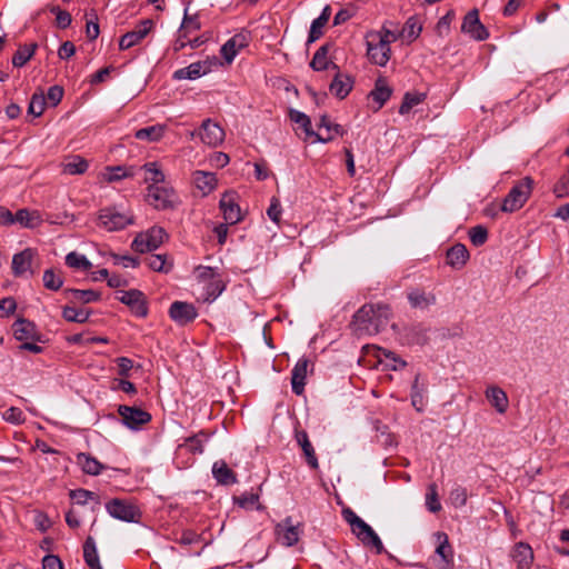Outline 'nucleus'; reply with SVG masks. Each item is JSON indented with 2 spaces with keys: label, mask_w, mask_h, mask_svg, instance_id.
Returning a JSON list of instances; mask_svg holds the SVG:
<instances>
[{
  "label": "nucleus",
  "mask_w": 569,
  "mask_h": 569,
  "mask_svg": "<svg viewBox=\"0 0 569 569\" xmlns=\"http://www.w3.org/2000/svg\"><path fill=\"white\" fill-rule=\"evenodd\" d=\"M38 48L37 43L19 46L18 50L12 57V64L16 68L23 67L34 54Z\"/></svg>",
  "instance_id": "ea45409f"
},
{
  "label": "nucleus",
  "mask_w": 569,
  "mask_h": 569,
  "mask_svg": "<svg viewBox=\"0 0 569 569\" xmlns=\"http://www.w3.org/2000/svg\"><path fill=\"white\" fill-rule=\"evenodd\" d=\"M353 535H356L363 546L375 549L377 555H381L386 551L381 539L367 522L361 525Z\"/></svg>",
  "instance_id": "4be33fe9"
},
{
  "label": "nucleus",
  "mask_w": 569,
  "mask_h": 569,
  "mask_svg": "<svg viewBox=\"0 0 569 569\" xmlns=\"http://www.w3.org/2000/svg\"><path fill=\"white\" fill-rule=\"evenodd\" d=\"M468 499L467 489L461 486H456L451 489L449 500L455 508L466 506Z\"/></svg>",
  "instance_id": "052dcab7"
},
{
  "label": "nucleus",
  "mask_w": 569,
  "mask_h": 569,
  "mask_svg": "<svg viewBox=\"0 0 569 569\" xmlns=\"http://www.w3.org/2000/svg\"><path fill=\"white\" fill-rule=\"evenodd\" d=\"M12 331L14 338L21 342L27 340L43 341L37 326L32 321L24 318H20L14 321L12 325Z\"/></svg>",
  "instance_id": "6ab92c4d"
},
{
  "label": "nucleus",
  "mask_w": 569,
  "mask_h": 569,
  "mask_svg": "<svg viewBox=\"0 0 569 569\" xmlns=\"http://www.w3.org/2000/svg\"><path fill=\"white\" fill-rule=\"evenodd\" d=\"M50 12L56 14L57 26L61 29H66L71 24L72 18L68 11L61 10L59 7H51Z\"/></svg>",
  "instance_id": "338daca9"
},
{
  "label": "nucleus",
  "mask_w": 569,
  "mask_h": 569,
  "mask_svg": "<svg viewBox=\"0 0 569 569\" xmlns=\"http://www.w3.org/2000/svg\"><path fill=\"white\" fill-rule=\"evenodd\" d=\"M90 313V310L83 308L78 309L67 306L62 309V317L69 322L83 323L89 319Z\"/></svg>",
  "instance_id": "49530a36"
},
{
  "label": "nucleus",
  "mask_w": 569,
  "mask_h": 569,
  "mask_svg": "<svg viewBox=\"0 0 569 569\" xmlns=\"http://www.w3.org/2000/svg\"><path fill=\"white\" fill-rule=\"evenodd\" d=\"M419 378H420V375L417 373L415 377V380L412 382V386H411L410 398H411V405L415 407V409L418 412H422L425 409V406H426V399H425L426 389H425L423 385L422 386L419 385Z\"/></svg>",
  "instance_id": "58836bf2"
},
{
  "label": "nucleus",
  "mask_w": 569,
  "mask_h": 569,
  "mask_svg": "<svg viewBox=\"0 0 569 569\" xmlns=\"http://www.w3.org/2000/svg\"><path fill=\"white\" fill-rule=\"evenodd\" d=\"M166 238H168L166 230L154 226L146 232L138 233L131 243V248L140 253L151 252L157 250Z\"/></svg>",
  "instance_id": "20e7f679"
},
{
  "label": "nucleus",
  "mask_w": 569,
  "mask_h": 569,
  "mask_svg": "<svg viewBox=\"0 0 569 569\" xmlns=\"http://www.w3.org/2000/svg\"><path fill=\"white\" fill-rule=\"evenodd\" d=\"M330 14V7L326 6L320 16L311 22L307 43H312L322 36V29L328 23Z\"/></svg>",
  "instance_id": "72a5a7b5"
},
{
  "label": "nucleus",
  "mask_w": 569,
  "mask_h": 569,
  "mask_svg": "<svg viewBox=\"0 0 569 569\" xmlns=\"http://www.w3.org/2000/svg\"><path fill=\"white\" fill-rule=\"evenodd\" d=\"M2 418L12 425H21L26 420L22 410L17 407L7 408L2 413Z\"/></svg>",
  "instance_id": "69168bd1"
},
{
  "label": "nucleus",
  "mask_w": 569,
  "mask_h": 569,
  "mask_svg": "<svg viewBox=\"0 0 569 569\" xmlns=\"http://www.w3.org/2000/svg\"><path fill=\"white\" fill-rule=\"evenodd\" d=\"M309 360L300 358L291 370V389L297 396L305 391Z\"/></svg>",
  "instance_id": "5701e85b"
},
{
  "label": "nucleus",
  "mask_w": 569,
  "mask_h": 569,
  "mask_svg": "<svg viewBox=\"0 0 569 569\" xmlns=\"http://www.w3.org/2000/svg\"><path fill=\"white\" fill-rule=\"evenodd\" d=\"M425 94L423 93H419V92H407L403 97V100H402V103L399 108V113L400 114H407L410 112V110L418 106L419 103H421L425 99Z\"/></svg>",
  "instance_id": "8fccbe9b"
},
{
  "label": "nucleus",
  "mask_w": 569,
  "mask_h": 569,
  "mask_svg": "<svg viewBox=\"0 0 569 569\" xmlns=\"http://www.w3.org/2000/svg\"><path fill=\"white\" fill-rule=\"evenodd\" d=\"M42 281L43 286L52 291H58L63 284L62 277L57 274L53 269L44 270Z\"/></svg>",
  "instance_id": "603ef678"
},
{
  "label": "nucleus",
  "mask_w": 569,
  "mask_h": 569,
  "mask_svg": "<svg viewBox=\"0 0 569 569\" xmlns=\"http://www.w3.org/2000/svg\"><path fill=\"white\" fill-rule=\"evenodd\" d=\"M426 506L428 510L433 513L441 510V503L439 501L436 483H431L428 487V492L426 495Z\"/></svg>",
  "instance_id": "13d9d810"
},
{
  "label": "nucleus",
  "mask_w": 569,
  "mask_h": 569,
  "mask_svg": "<svg viewBox=\"0 0 569 569\" xmlns=\"http://www.w3.org/2000/svg\"><path fill=\"white\" fill-rule=\"evenodd\" d=\"M552 192L559 199L569 197V164L567 171L553 184Z\"/></svg>",
  "instance_id": "5fc2aeb1"
},
{
  "label": "nucleus",
  "mask_w": 569,
  "mask_h": 569,
  "mask_svg": "<svg viewBox=\"0 0 569 569\" xmlns=\"http://www.w3.org/2000/svg\"><path fill=\"white\" fill-rule=\"evenodd\" d=\"M289 118L292 122L299 124L303 129L307 137H313V142L327 143L333 139L332 134L323 136L315 132L312 130L310 118L299 110L290 109Z\"/></svg>",
  "instance_id": "aec40b11"
},
{
  "label": "nucleus",
  "mask_w": 569,
  "mask_h": 569,
  "mask_svg": "<svg viewBox=\"0 0 569 569\" xmlns=\"http://www.w3.org/2000/svg\"><path fill=\"white\" fill-rule=\"evenodd\" d=\"M366 44L369 60L379 67H385L391 57L390 44L379 33H367Z\"/></svg>",
  "instance_id": "39448f33"
},
{
  "label": "nucleus",
  "mask_w": 569,
  "mask_h": 569,
  "mask_svg": "<svg viewBox=\"0 0 569 569\" xmlns=\"http://www.w3.org/2000/svg\"><path fill=\"white\" fill-rule=\"evenodd\" d=\"M201 141L209 147H217L224 140V131L219 123L211 119L202 121L199 131L197 132Z\"/></svg>",
  "instance_id": "dca6fc26"
},
{
  "label": "nucleus",
  "mask_w": 569,
  "mask_h": 569,
  "mask_svg": "<svg viewBox=\"0 0 569 569\" xmlns=\"http://www.w3.org/2000/svg\"><path fill=\"white\" fill-rule=\"evenodd\" d=\"M296 439L306 456L307 463L309 465V467L312 469H318V458L309 440L308 433L305 430L297 431Z\"/></svg>",
  "instance_id": "7c9ffc66"
},
{
  "label": "nucleus",
  "mask_w": 569,
  "mask_h": 569,
  "mask_svg": "<svg viewBox=\"0 0 569 569\" xmlns=\"http://www.w3.org/2000/svg\"><path fill=\"white\" fill-rule=\"evenodd\" d=\"M169 316L179 326H186L198 317V311L192 303L174 301L169 308Z\"/></svg>",
  "instance_id": "a211bd4d"
},
{
  "label": "nucleus",
  "mask_w": 569,
  "mask_h": 569,
  "mask_svg": "<svg viewBox=\"0 0 569 569\" xmlns=\"http://www.w3.org/2000/svg\"><path fill=\"white\" fill-rule=\"evenodd\" d=\"M77 463L81 470L90 476H98L101 473L106 466L98 461L94 457L89 453L79 452L77 455Z\"/></svg>",
  "instance_id": "2f4dec72"
},
{
  "label": "nucleus",
  "mask_w": 569,
  "mask_h": 569,
  "mask_svg": "<svg viewBox=\"0 0 569 569\" xmlns=\"http://www.w3.org/2000/svg\"><path fill=\"white\" fill-rule=\"evenodd\" d=\"M251 41V33L247 30H242L239 33H236L233 37H231L222 47H221V54L223 59L231 63L238 52L248 47Z\"/></svg>",
  "instance_id": "2eb2a0df"
},
{
  "label": "nucleus",
  "mask_w": 569,
  "mask_h": 569,
  "mask_svg": "<svg viewBox=\"0 0 569 569\" xmlns=\"http://www.w3.org/2000/svg\"><path fill=\"white\" fill-rule=\"evenodd\" d=\"M42 219L38 211H30L26 208L16 212V223L29 229L37 228L41 224Z\"/></svg>",
  "instance_id": "e433bc0d"
},
{
  "label": "nucleus",
  "mask_w": 569,
  "mask_h": 569,
  "mask_svg": "<svg viewBox=\"0 0 569 569\" xmlns=\"http://www.w3.org/2000/svg\"><path fill=\"white\" fill-rule=\"evenodd\" d=\"M392 89L386 83L383 79H378L375 89L370 92L369 97L377 103L376 110H379L391 97Z\"/></svg>",
  "instance_id": "c9c22d12"
},
{
  "label": "nucleus",
  "mask_w": 569,
  "mask_h": 569,
  "mask_svg": "<svg viewBox=\"0 0 569 569\" xmlns=\"http://www.w3.org/2000/svg\"><path fill=\"white\" fill-rule=\"evenodd\" d=\"M154 22L151 19H143L134 27L133 30L124 33L119 40V49L128 50L139 44L153 29Z\"/></svg>",
  "instance_id": "1a4fd4ad"
},
{
  "label": "nucleus",
  "mask_w": 569,
  "mask_h": 569,
  "mask_svg": "<svg viewBox=\"0 0 569 569\" xmlns=\"http://www.w3.org/2000/svg\"><path fill=\"white\" fill-rule=\"evenodd\" d=\"M88 16L90 19L87 21L86 26V33L89 40H94L98 38L100 33L99 23H98V16L96 10H91Z\"/></svg>",
  "instance_id": "e2e57ef3"
},
{
  "label": "nucleus",
  "mask_w": 569,
  "mask_h": 569,
  "mask_svg": "<svg viewBox=\"0 0 569 569\" xmlns=\"http://www.w3.org/2000/svg\"><path fill=\"white\" fill-rule=\"evenodd\" d=\"M330 48V43H325L315 52L313 58L310 61V67L315 71H323L329 68L338 70V66L328 59Z\"/></svg>",
  "instance_id": "c85d7f7f"
},
{
  "label": "nucleus",
  "mask_w": 569,
  "mask_h": 569,
  "mask_svg": "<svg viewBox=\"0 0 569 569\" xmlns=\"http://www.w3.org/2000/svg\"><path fill=\"white\" fill-rule=\"evenodd\" d=\"M390 317L391 309L388 305L367 303L353 315L351 328L359 337L373 336L387 327Z\"/></svg>",
  "instance_id": "f257e3e1"
},
{
  "label": "nucleus",
  "mask_w": 569,
  "mask_h": 569,
  "mask_svg": "<svg viewBox=\"0 0 569 569\" xmlns=\"http://www.w3.org/2000/svg\"><path fill=\"white\" fill-rule=\"evenodd\" d=\"M182 29H186V32L181 36V38H187V33L189 31H197L201 29V23L199 21L198 14L189 16L188 14V7L184 9L182 23L180 27V31Z\"/></svg>",
  "instance_id": "6e6d98bb"
},
{
  "label": "nucleus",
  "mask_w": 569,
  "mask_h": 569,
  "mask_svg": "<svg viewBox=\"0 0 569 569\" xmlns=\"http://www.w3.org/2000/svg\"><path fill=\"white\" fill-rule=\"evenodd\" d=\"M486 398L497 412L505 413L507 411L509 406L508 396L500 387H488L486 389Z\"/></svg>",
  "instance_id": "bb28decb"
},
{
  "label": "nucleus",
  "mask_w": 569,
  "mask_h": 569,
  "mask_svg": "<svg viewBox=\"0 0 569 569\" xmlns=\"http://www.w3.org/2000/svg\"><path fill=\"white\" fill-rule=\"evenodd\" d=\"M429 328L423 323H412L401 328L399 336L402 343L408 346H425L429 341Z\"/></svg>",
  "instance_id": "9b49d317"
},
{
  "label": "nucleus",
  "mask_w": 569,
  "mask_h": 569,
  "mask_svg": "<svg viewBox=\"0 0 569 569\" xmlns=\"http://www.w3.org/2000/svg\"><path fill=\"white\" fill-rule=\"evenodd\" d=\"M439 545L436 548V553L441 558L443 562V569H447L453 561L452 548L448 541V536L443 532L437 533Z\"/></svg>",
  "instance_id": "4c0bfd02"
},
{
  "label": "nucleus",
  "mask_w": 569,
  "mask_h": 569,
  "mask_svg": "<svg viewBox=\"0 0 569 569\" xmlns=\"http://www.w3.org/2000/svg\"><path fill=\"white\" fill-rule=\"evenodd\" d=\"M106 510L112 518L124 522H137L141 516V512L134 505L118 498L107 502Z\"/></svg>",
  "instance_id": "423d86ee"
},
{
  "label": "nucleus",
  "mask_w": 569,
  "mask_h": 569,
  "mask_svg": "<svg viewBox=\"0 0 569 569\" xmlns=\"http://www.w3.org/2000/svg\"><path fill=\"white\" fill-rule=\"evenodd\" d=\"M234 503H237L239 507L244 509H252L257 508L260 509L259 502V495L254 492H243L240 496H236L233 498Z\"/></svg>",
  "instance_id": "864d4df0"
},
{
  "label": "nucleus",
  "mask_w": 569,
  "mask_h": 569,
  "mask_svg": "<svg viewBox=\"0 0 569 569\" xmlns=\"http://www.w3.org/2000/svg\"><path fill=\"white\" fill-rule=\"evenodd\" d=\"M410 306L415 309H428L436 303V296L432 292H427L420 288H412L407 293Z\"/></svg>",
  "instance_id": "393cba45"
},
{
  "label": "nucleus",
  "mask_w": 569,
  "mask_h": 569,
  "mask_svg": "<svg viewBox=\"0 0 569 569\" xmlns=\"http://www.w3.org/2000/svg\"><path fill=\"white\" fill-rule=\"evenodd\" d=\"M224 283L221 279H212L204 286L203 299L206 301H213L224 290Z\"/></svg>",
  "instance_id": "3c124183"
},
{
  "label": "nucleus",
  "mask_w": 569,
  "mask_h": 569,
  "mask_svg": "<svg viewBox=\"0 0 569 569\" xmlns=\"http://www.w3.org/2000/svg\"><path fill=\"white\" fill-rule=\"evenodd\" d=\"M355 80L351 76L347 73H342L337 70V73L333 77V80L330 83V92L335 94L338 99H345L350 91L352 90Z\"/></svg>",
  "instance_id": "b1692460"
},
{
  "label": "nucleus",
  "mask_w": 569,
  "mask_h": 569,
  "mask_svg": "<svg viewBox=\"0 0 569 569\" xmlns=\"http://www.w3.org/2000/svg\"><path fill=\"white\" fill-rule=\"evenodd\" d=\"M143 169L150 174L146 178V181H151L150 186H159V183L164 181V173L158 168L156 162L146 163Z\"/></svg>",
  "instance_id": "680f3d73"
},
{
  "label": "nucleus",
  "mask_w": 569,
  "mask_h": 569,
  "mask_svg": "<svg viewBox=\"0 0 569 569\" xmlns=\"http://www.w3.org/2000/svg\"><path fill=\"white\" fill-rule=\"evenodd\" d=\"M377 359L380 366L387 370H400L407 366V362L398 357L395 352L385 349L378 348L377 350Z\"/></svg>",
  "instance_id": "cd10ccee"
},
{
  "label": "nucleus",
  "mask_w": 569,
  "mask_h": 569,
  "mask_svg": "<svg viewBox=\"0 0 569 569\" xmlns=\"http://www.w3.org/2000/svg\"><path fill=\"white\" fill-rule=\"evenodd\" d=\"M46 109V97L43 93H33L28 107V112L34 117H40Z\"/></svg>",
  "instance_id": "bf43d9fd"
},
{
  "label": "nucleus",
  "mask_w": 569,
  "mask_h": 569,
  "mask_svg": "<svg viewBox=\"0 0 569 569\" xmlns=\"http://www.w3.org/2000/svg\"><path fill=\"white\" fill-rule=\"evenodd\" d=\"M193 182L202 191L203 196L209 194L217 187V178L212 172L196 171L193 173Z\"/></svg>",
  "instance_id": "f704fd0d"
},
{
  "label": "nucleus",
  "mask_w": 569,
  "mask_h": 569,
  "mask_svg": "<svg viewBox=\"0 0 569 569\" xmlns=\"http://www.w3.org/2000/svg\"><path fill=\"white\" fill-rule=\"evenodd\" d=\"M118 413L121 417V422L131 430H138L151 420V415L138 407L120 405Z\"/></svg>",
  "instance_id": "0eeeda50"
},
{
  "label": "nucleus",
  "mask_w": 569,
  "mask_h": 569,
  "mask_svg": "<svg viewBox=\"0 0 569 569\" xmlns=\"http://www.w3.org/2000/svg\"><path fill=\"white\" fill-rule=\"evenodd\" d=\"M64 293H67V295L70 293L72 296L73 301L82 302V303H90V302L98 301L100 299V293L92 289H87V290L66 289Z\"/></svg>",
  "instance_id": "09e8293b"
},
{
  "label": "nucleus",
  "mask_w": 569,
  "mask_h": 569,
  "mask_svg": "<svg viewBox=\"0 0 569 569\" xmlns=\"http://www.w3.org/2000/svg\"><path fill=\"white\" fill-rule=\"evenodd\" d=\"M470 242L475 247H481L488 240V230L486 227L478 224L469 230Z\"/></svg>",
  "instance_id": "4d7b16f0"
},
{
  "label": "nucleus",
  "mask_w": 569,
  "mask_h": 569,
  "mask_svg": "<svg viewBox=\"0 0 569 569\" xmlns=\"http://www.w3.org/2000/svg\"><path fill=\"white\" fill-rule=\"evenodd\" d=\"M83 559L89 568L96 566V563H100L96 541L90 536L86 539L83 543Z\"/></svg>",
  "instance_id": "de8ad7c7"
},
{
  "label": "nucleus",
  "mask_w": 569,
  "mask_h": 569,
  "mask_svg": "<svg viewBox=\"0 0 569 569\" xmlns=\"http://www.w3.org/2000/svg\"><path fill=\"white\" fill-rule=\"evenodd\" d=\"M147 199L158 210L171 209L176 203L174 191L162 186H149Z\"/></svg>",
  "instance_id": "6e6552de"
},
{
  "label": "nucleus",
  "mask_w": 569,
  "mask_h": 569,
  "mask_svg": "<svg viewBox=\"0 0 569 569\" xmlns=\"http://www.w3.org/2000/svg\"><path fill=\"white\" fill-rule=\"evenodd\" d=\"M318 127L326 129V136L332 134L335 137L342 136L345 133L343 128L338 123H332L326 114L321 116Z\"/></svg>",
  "instance_id": "0e129e2a"
},
{
  "label": "nucleus",
  "mask_w": 569,
  "mask_h": 569,
  "mask_svg": "<svg viewBox=\"0 0 569 569\" xmlns=\"http://www.w3.org/2000/svg\"><path fill=\"white\" fill-rule=\"evenodd\" d=\"M461 31L469 34L476 41H483L489 38V31L479 19L477 9L470 10L463 18Z\"/></svg>",
  "instance_id": "9d476101"
},
{
  "label": "nucleus",
  "mask_w": 569,
  "mask_h": 569,
  "mask_svg": "<svg viewBox=\"0 0 569 569\" xmlns=\"http://www.w3.org/2000/svg\"><path fill=\"white\" fill-rule=\"evenodd\" d=\"M512 558L518 569H528L533 560L531 547L525 542H518L512 551Z\"/></svg>",
  "instance_id": "c756f323"
},
{
  "label": "nucleus",
  "mask_w": 569,
  "mask_h": 569,
  "mask_svg": "<svg viewBox=\"0 0 569 569\" xmlns=\"http://www.w3.org/2000/svg\"><path fill=\"white\" fill-rule=\"evenodd\" d=\"M88 162L80 156H73L68 162L62 164V172L66 174H82L88 169Z\"/></svg>",
  "instance_id": "37998d69"
},
{
  "label": "nucleus",
  "mask_w": 569,
  "mask_h": 569,
  "mask_svg": "<svg viewBox=\"0 0 569 569\" xmlns=\"http://www.w3.org/2000/svg\"><path fill=\"white\" fill-rule=\"evenodd\" d=\"M147 266L157 272L168 273L172 269V262H169L166 254H152L146 258Z\"/></svg>",
  "instance_id": "a18cd8bd"
},
{
  "label": "nucleus",
  "mask_w": 569,
  "mask_h": 569,
  "mask_svg": "<svg viewBox=\"0 0 569 569\" xmlns=\"http://www.w3.org/2000/svg\"><path fill=\"white\" fill-rule=\"evenodd\" d=\"M216 63V58L206 59L203 61H197L188 67L178 69L173 72L172 78L174 80H196L207 74L211 67Z\"/></svg>",
  "instance_id": "ddd939ff"
},
{
  "label": "nucleus",
  "mask_w": 569,
  "mask_h": 569,
  "mask_svg": "<svg viewBox=\"0 0 569 569\" xmlns=\"http://www.w3.org/2000/svg\"><path fill=\"white\" fill-rule=\"evenodd\" d=\"M163 133L164 127L161 124H154L137 130L134 137L139 140L153 142L160 140Z\"/></svg>",
  "instance_id": "79ce46f5"
},
{
  "label": "nucleus",
  "mask_w": 569,
  "mask_h": 569,
  "mask_svg": "<svg viewBox=\"0 0 569 569\" xmlns=\"http://www.w3.org/2000/svg\"><path fill=\"white\" fill-rule=\"evenodd\" d=\"M532 188L533 179L531 177H525L518 181L503 199L501 210L503 212H515L521 209L529 199Z\"/></svg>",
  "instance_id": "f03ea898"
},
{
  "label": "nucleus",
  "mask_w": 569,
  "mask_h": 569,
  "mask_svg": "<svg viewBox=\"0 0 569 569\" xmlns=\"http://www.w3.org/2000/svg\"><path fill=\"white\" fill-rule=\"evenodd\" d=\"M36 256L37 251L32 248H26L21 252L16 253L12 257V273L16 277H21L26 272L30 271L32 274L33 271L31 270V266Z\"/></svg>",
  "instance_id": "412c9836"
},
{
  "label": "nucleus",
  "mask_w": 569,
  "mask_h": 569,
  "mask_svg": "<svg viewBox=\"0 0 569 569\" xmlns=\"http://www.w3.org/2000/svg\"><path fill=\"white\" fill-rule=\"evenodd\" d=\"M342 516L343 519L350 525L352 533H355L361 527V525L366 522L349 508L342 511Z\"/></svg>",
  "instance_id": "774afa93"
},
{
  "label": "nucleus",
  "mask_w": 569,
  "mask_h": 569,
  "mask_svg": "<svg viewBox=\"0 0 569 569\" xmlns=\"http://www.w3.org/2000/svg\"><path fill=\"white\" fill-rule=\"evenodd\" d=\"M99 226L107 231H118L133 223V216L121 212L118 207H107L99 211Z\"/></svg>",
  "instance_id": "7ed1b4c3"
},
{
  "label": "nucleus",
  "mask_w": 569,
  "mask_h": 569,
  "mask_svg": "<svg viewBox=\"0 0 569 569\" xmlns=\"http://www.w3.org/2000/svg\"><path fill=\"white\" fill-rule=\"evenodd\" d=\"M276 533L283 546L292 547L299 541L300 523L293 525L291 517H287L276 526Z\"/></svg>",
  "instance_id": "f3484780"
},
{
  "label": "nucleus",
  "mask_w": 569,
  "mask_h": 569,
  "mask_svg": "<svg viewBox=\"0 0 569 569\" xmlns=\"http://www.w3.org/2000/svg\"><path fill=\"white\" fill-rule=\"evenodd\" d=\"M237 200L238 196L234 191H226L219 202L223 218L229 224H236L242 220L241 209Z\"/></svg>",
  "instance_id": "f8f14e48"
},
{
  "label": "nucleus",
  "mask_w": 569,
  "mask_h": 569,
  "mask_svg": "<svg viewBox=\"0 0 569 569\" xmlns=\"http://www.w3.org/2000/svg\"><path fill=\"white\" fill-rule=\"evenodd\" d=\"M66 264L69 268L82 271H88L92 268L90 260L84 254H80L76 251L69 252L66 256Z\"/></svg>",
  "instance_id": "c03bdc74"
},
{
  "label": "nucleus",
  "mask_w": 569,
  "mask_h": 569,
  "mask_svg": "<svg viewBox=\"0 0 569 569\" xmlns=\"http://www.w3.org/2000/svg\"><path fill=\"white\" fill-rule=\"evenodd\" d=\"M120 296L117 299L127 305L133 315L140 318H144L148 315V307L146 302L144 295L137 289H131L128 291H120Z\"/></svg>",
  "instance_id": "4468645a"
},
{
  "label": "nucleus",
  "mask_w": 569,
  "mask_h": 569,
  "mask_svg": "<svg viewBox=\"0 0 569 569\" xmlns=\"http://www.w3.org/2000/svg\"><path fill=\"white\" fill-rule=\"evenodd\" d=\"M469 251L462 243H456L447 250V263L453 269H461L469 260Z\"/></svg>",
  "instance_id": "a878e982"
},
{
  "label": "nucleus",
  "mask_w": 569,
  "mask_h": 569,
  "mask_svg": "<svg viewBox=\"0 0 569 569\" xmlns=\"http://www.w3.org/2000/svg\"><path fill=\"white\" fill-rule=\"evenodd\" d=\"M212 475L217 482L223 486H229L237 482L234 472L227 466L223 460H219L213 463Z\"/></svg>",
  "instance_id": "473e14b6"
},
{
  "label": "nucleus",
  "mask_w": 569,
  "mask_h": 569,
  "mask_svg": "<svg viewBox=\"0 0 569 569\" xmlns=\"http://www.w3.org/2000/svg\"><path fill=\"white\" fill-rule=\"evenodd\" d=\"M69 496L77 505L81 506L88 503L89 500L94 501V506L92 507L93 511L96 510V508H99L100 506L99 497L94 492L87 489L79 488L71 490L69 492Z\"/></svg>",
  "instance_id": "a19ab883"
}]
</instances>
